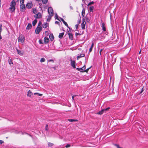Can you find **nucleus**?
<instances>
[{"mask_svg": "<svg viewBox=\"0 0 148 148\" xmlns=\"http://www.w3.org/2000/svg\"><path fill=\"white\" fill-rule=\"evenodd\" d=\"M36 1H38V2H40L41 1H42V2L43 4H46V3L48 1V0H35Z\"/></svg>", "mask_w": 148, "mask_h": 148, "instance_id": "2eb2a0df", "label": "nucleus"}, {"mask_svg": "<svg viewBox=\"0 0 148 148\" xmlns=\"http://www.w3.org/2000/svg\"><path fill=\"white\" fill-rule=\"evenodd\" d=\"M48 62H53V61L52 60H49L48 61Z\"/></svg>", "mask_w": 148, "mask_h": 148, "instance_id": "09e8293b", "label": "nucleus"}, {"mask_svg": "<svg viewBox=\"0 0 148 148\" xmlns=\"http://www.w3.org/2000/svg\"><path fill=\"white\" fill-rule=\"evenodd\" d=\"M42 29V27L41 26H38L35 30L36 33L37 34H38Z\"/></svg>", "mask_w": 148, "mask_h": 148, "instance_id": "20e7f679", "label": "nucleus"}, {"mask_svg": "<svg viewBox=\"0 0 148 148\" xmlns=\"http://www.w3.org/2000/svg\"><path fill=\"white\" fill-rule=\"evenodd\" d=\"M76 69L78 70L79 71H80L81 72V71H81V70L80 69V68H77Z\"/></svg>", "mask_w": 148, "mask_h": 148, "instance_id": "49530a36", "label": "nucleus"}, {"mask_svg": "<svg viewBox=\"0 0 148 148\" xmlns=\"http://www.w3.org/2000/svg\"><path fill=\"white\" fill-rule=\"evenodd\" d=\"M66 148H68V147H70V145L69 144H67V145L66 146Z\"/></svg>", "mask_w": 148, "mask_h": 148, "instance_id": "a19ab883", "label": "nucleus"}, {"mask_svg": "<svg viewBox=\"0 0 148 148\" xmlns=\"http://www.w3.org/2000/svg\"><path fill=\"white\" fill-rule=\"evenodd\" d=\"M16 133H19V134H26V133H23L21 132H16Z\"/></svg>", "mask_w": 148, "mask_h": 148, "instance_id": "e433bc0d", "label": "nucleus"}, {"mask_svg": "<svg viewBox=\"0 0 148 148\" xmlns=\"http://www.w3.org/2000/svg\"><path fill=\"white\" fill-rule=\"evenodd\" d=\"M90 17H88V16H86L85 18V19L86 21L88 22L90 21Z\"/></svg>", "mask_w": 148, "mask_h": 148, "instance_id": "a211bd4d", "label": "nucleus"}, {"mask_svg": "<svg viewBox=\"0 0 148 148\" xmlns=\"http://www.w3.org/2000/svg\"><path fill=\"white\" fill-rule=\"evenodd\" d=\"M89 10L90 12H93V6H90L89 7Z\"/></svg>", "mask_w": 148, "mask_h": 148, "instance_id": "cd10ccee", "label": "nucleus"}, {"mask_svg": "<svg viewBox=\"0 0 148 148\" xmlns=\"http://www.w3.org/2000/svg\"><path fill=\"white\" fill-rule=\"evenodd\" d=\"M68 35H69V38L72 40V39H73V35L72 34H71V33H69L68 34Z\"/></svg>", "mask_w": 148, "mask_h": 148, "instance_id": "b1692460", "label": "nucleus"}, {"mask_svg": "<svg viewBox=\"0 0 148 148\" xmlns=\"http://www.w3.org/2000/svg\"><path fill=\"white\" fill-rule=\"evenodd\" d=\"M45 61V59L44 58H42L40 60V62H42Z\"/></svg>", "mask_w": 148, "mask_h": 148, "instance_id": "7c9ffc66", "label": "nucleus"}, {"mask_svg": "<svg viewBox=\"0 0 148 148\" xmlns=\"http://www.w3.org/2000/svg\"><path fill=\"white\" fill-rule=\"evenodd\" d=\"M1 0H0V8H1Z\"/></svg>", "mask_w": 148, "mask_h": 148, "instance_id": "864d4df0", "label": "nucleus"}, {"mask_svg": "<svg viewBox=\"0 0 148 148\" xmlns=\"http://www.w3.org/2000/svg\"><path fill=\"white\" fill-rule=\"evenodd\" d=\"M101 26L103 31H106V27L105 26V24L104 23H102Z\"/></svg>", "mask_w": 148, "mask_h": 148, "instance_id": "6ab92c4d", "label": "nucleus"}, {"mask_svg": "<svg viewBox=\"0 0 148 148\" xmlns=\"http://www.w3.org/2000/svg\"><path fill=\"white\" fill-rule=\"evenodd\" d=\"M143 91V90H142L141 92H140V93H141Z\"/></svg>", "mask_w": 148, "mask_h": 148, "instance_id": "4d7b16f0", "label": "nucleus"}, {"mask_svg": "<svg viewBox=\"0 0 148 148\" xmlns=\"http://www.w3.org/2000/svg\"><path fill=\"white\" fill-rule=\"evenodd\" d=\"M55 24H58V25H59V23H60L59 22H58V21H55Z\"/></svg>", "mask_w": 148, "mask_h": 148, "instance_id": "c03bdc74", "label": "nucleus"}, {"mask_svg": "<svg viewBox=\"0 0 148 148\" xmlns=\"http://www.w3.org/2000/svg\"><path fill=\"white\" fill-rule=\"evenodd\" d=\"M85 10L84 9V8L82 10V15L83 17L84 16L85 14Z\"/></svg>", "mask_w": 148, "mask_h": 148, "instance_id": "5701e85b", "label": "nucleus"}, {"mask_svg": "<svg viewBox=\"0 0 148 148\" xmlns=\"http://www.w3.org/2000/svg\"><path fill=\"white\" fill-rule=\"evenodd\" d=\"M41 24H42L41 22V21H39L38 23V26H40L41 25Z\"/></svg>", "mask_w": 148, "mask_h": 148, "instance_id": "4c0bfd02", "label": "nucleus"}, {"mask_svg": "<svg viewBox=\"0 0 148 148\" xmlns=\"http://www.w3.org/2000/svg\"><path fill=\"white\" fill-rule=\"evenodd\" d=\"M2 37L1 36V35H0V39H2Z\"/></svg>", "mask_w": 148, "mask_h": 148, "instance_id": "5fc2aeb1", "label": "nucleus"}, {"mask_svg": "<svg viewBox=\"0 0 148 148\" xmlns=\"http://www.w3.org/2000/svg\"><path fill=\"white\" fill-rule=\"evenodd\" d=\"M45 130H48V126L47 125L46 126V127H45Z\"/></svg>", "mask_w": 148, "mask_h": 148, "instance_id": "ea45409f", "label": "nucleus"}, {"mask_svg": "<svg viewBox=\"0 0 148 148\" xmlns=\"http://www.w3.org/2000/svg\"><path fill=\"white\" fill-rule=\"evenodd\" d=\"M55 18L56 19H57L58 20H59L60 21V20L58 18V16L57 14H55Z\"/></svg>", "mask_w": 148, "mask_h": 148, "instance_id": "f704fd0d", "label": "nucleus"}, {"mask_svg": "<svg viewBox=\"0 0 148 148\" xmlns=\"http://www.w3.org/2000/svg\"><path fill=\"white\" fill-rule=\"evenodd\" d=\"M60 21H62L63 23L68 28H69V27L67 23L64 20V19L62 18H60Z\"/></svg>", "mask_w": 148, "mask_h": 148, "instance_id": "ddd939ff", "label": "nucleus"}, {"mask_svg": "<svg viewBox=\"0 0 148 148\" xmlns=\"http://www.w3.org/2000/svg\"><path fill=\"white\" fill-rule=\"evenodd\" d=\"M34 95H38L39 96H42V94H40V93H37V92L34 93Z\"/></svg>", "mask_w": 148, "mask_h": 148, "instance_id": "c85d7f7f", "label": "nucleus"}, {"mask_svg": "<svg viewBox=\"0 0 148 148\" xmlns=\"http://www.w3.org/2000/svg\"><path fill=\"white\" fill-rule=\"evenodd\" d=\"M16 3L14 0H13L11 1L10 4V7L9 8L11 12H13L16 9Z\"/></svg>", "mask_w": 148, "mask_h": 148, "instance_id": "f257e3e1", "label": "nucleus"}, {"mask_svg": "<svg viewBox=\"0 0 148 148\" xmlns=\"http://www.w3.org/2000/svg\"><path fill=\"white\" fill-rule=\"evenodd\" d=\"M48 25V24L47 23H44L42 25V27L44 28H46Z\"/></svg>", "mask_w": 148, "mask_h": 148, "instance_id": "f3484780", "label": "nucleus"}, {"mask_svg": "<svg viewBox=\"0 0 148 148\" xmlns=\"http://www.w3.org/2000/svg\"><path fill=\"white\" fill-rule=\"evenodd\" d=\"M32 27V25L31 24H28L26 27V29H29Z\"/></svg>", "mask_w": 148, "mask_h": 148, "instance_id": "aec40b11", "label": "nucleus"}, {"mask_svg": "<svg viewBox=\"0 0 148 148\" xmlns=\"http://www.w3.org/2000/svg\"><path fill=\"white\" fill-rule=\"evenodd\" d=\"M51 16H50V15H49V16H48V18H47V21H50L51 19Z\"/></svg>", "mask_w": 148, "mask_h": 148, "instance_id": "72a5a7b5", "label": "nucleus"}, {"mask_svg": "<svg viewBox=\"0 0 148 148\" xmlns=\"http://www.w3.org/2000/svg\"><path fill=\"white\" fill-rule=\"evenodd\" d=\"M37 21L36 19H35L32 22V25L33 26H34L36 23Z\"/></svg>", "mask_w": 148, "mask_h": 148, "instance_id": "4be33fe9", "label": "nucleus"}, {"mask_svg": "<svg viewBox=\"0 0 148 148\" xmlns=\"http://www.w3.org/2000/svg\"><path fill=\"white\" fill-rule=\"evenodd\" d=\"M8 62L10 64H13L12 61L11 59L9 60Z\"/></svg>", "mask_w": 148, "mask_h": 148, "instance_id": "473e14b6", "label": "nucleus"}, {"mask_svg": "<svg viewBox=\"0 0 148 148\" xmlns=\"http://www.w3.org/2000/svg\"><path fill=\"white\" fill-rule=\"evenodd\" d=\"M25 40V37L23 35H21L19 36L18 38V41L22 43H23Z\"/></svg>", "mask_w": 148, "mask_h": 148, "instance_id": "f03ea898", "label": "nucleus"}, {"mask_svg": "<svg viewBox=\"0 0 148 148\" xmlns=\"http://www.w3.org/2000/svg\"><path fill=\"white\" fill-rule=\"evenodd\" d=\"M92 48L90 47L89 49V52H91L92 50Z\"/></svg>", "mask_w": 148, "mask_h": 148, "instance_id": "79ce46f5", "label": "nucleus"}, {"mask_svg": "<svg viewBox=\"0 0 148 148\" xmlns=\"http://www.w3.org/2000/svg\"><path fill=\"white\" fill-rule=\"evenodd\" d=\"M93 46H94V43L93 42H92V44L91 47L93 48Z\"/></svg>", "mask_w": 148, "mask_h": 148, "instance_id": "8fccbe9b", "label": "nucleus"}, {"mask_svg": "<svg viewBox=\"0 0 148 148\" xmlns=\"http://www.w3.org/2000/svg\"><path fill=\"white\" fill-rule=\"evenodd\" d=\"M49 38L51 41H53L54 39V37L52 34H50L49 35Z\"/></svg>", "mask_w": 148, "mask_h": 148, "instance_id": "dca6fc26", "label": "nucleus"}, {"mask_svg": "<svg viewBox=\"0 0 148 148\" xmlns=\"http://www.w3.org/2000/svg\"><path fill=\"white\" fill-rule=\"evenodd\" d=\"M40 8H41V9H42V8H41V7H40Z\"/></svg>", "mask_w": 148, "mask_h": 148, "instance_id": "13d9d810", "label": "nucleus"}, {"mask_svg": "<svg viewBox=\"0 0 148 148\" xmlns=\"http://www.w3.org/2000/svg\"><path fill=\"white\" fill-rule=\"evenodd\" d=\"M86 23V22L84 20H83L82 23L81 24L82 28L83 29H85Z\"/></svg>", "mask_w": 148, "mask_h": 148, "instance_id": "f8f14e48", "label": "nucleus"}, {"mask_svg": "<svg viewBox=\"0 0 148 148\" xmlns=\"http://www.w3.org/2000/svg\"><path fill=\"white\" fill-rule=\"evenodd\" d=\"M24 0H20V3L21 4H24Z\"/></svg>", "mask_w": 148, "mask_h": 148, "instance_id": "2f4dec72", "label": "nucleus"}, {"mask_svg": "<svg viewBox=\"0 0 148 148\" xmlns=\"http://www.w3.org/2000/svg\"><path fill=\"white\" fill-rule=\"evenodd\" d=\"M102 50H103V49H101L100 50V51H99V53H100V55H101V52L102 51Z\"/></svg>", "mask_w": 148, "mask_h": 148, "instance_id": "a18cd8bd", "label": "nucleus"}, {"mask_svg": "<svg viewBox=\"0 0 148 148\" xmlns=\"http://www.w3.org/2000/svg\"><path fill=\"white\" fill-rule=\"evenodd\" d=\"M75 95H73V96H72V98L73 100L74 99V97H75Z\"/></svg>", "mask_w": 148, "mask_h": 148, "instance_id": "603ef678", "label": "nucleus"}, {"mask_svg": "<svg viewBox=\"0 0 148 148\" xmlns=\"http://www.w3.org/2000/svg\"><path fill=\"white\" fill-rule=\"evenodd\" d=\"M3 141L2 140H0V143L1 144L3 143Z\"/></svg>", "mask_w": 148, "mask_h": 148, "instance_id": "3c124183", "label": "nucleus"}, {"mask_svg": "<svg viewBox=\"0 0 148 148\" xmlns=\"http://www.w3.org/2000/svg\"><path fill=\"white\" fill-rule=\"evenodd\" d=\"M89 68L87 69L86 70V67L84 65L83 67H82V68H80V69L81 70V71H81V72H87L88 71Z\"/></svg>", "mask_w": 148, "mask_h": 148, "instance_id": "1a4fd4ad", "label": "nucleus"}, {"mask_svg": "<svg viewBox=\"0 0 148 148\" xmlns=\"http://www.w3.org/2000/svg\"><path fill=\"white\" fill-rule=\"evenodd\" d=\"M39 42L40 44H42L43 43L42 42V40H40L39 41Z\"/></svg>", "mask_w": 148, "mask_h": 148, "instance_id": "37998d69", "label": "nucleus"}, {"mask_svg": "<svg viewBox=\"0 0 148 148\" xmlns=\"http://www.w3.org/2000/svg\"><path fill=\"white\" fill-rule=\"evenodd\" d=\"M71 65L74 69L76 68L75 62L74 60H71Z\"/></svg>", "mask_w": 148, "mask_h": 148, "instance_id": "9d476101", "label": "nucleus"}, {"mask_svg": "<svg viewBox=\"0 0 148 148\" xmlns=\"http://www.w3.org/2000/svg\"><path fill=\"white\" fill-rule=\"evenodd\" d=\"M53 144L51 143H49L48 145L49 146H51L53 145Z\"/></svg>", "mask_w": 148, "mask_h": 148, "instance_id": "58836bf2", "label": "nucleus"}, {"mask_svg": "<svg viewBox=\"0 0 148 148\" xmlns=\"http://www.w3.org/2000/svg\"><path fill=\"white\" fill-rule=\"evenodd\" d=\"M64 33H60L59 35V37L60 38H61L63 37V35L64 34Z\"/></svg>", "mask_w": 148, "mask_h": 148, "instance_id": "412c9836", "label": "nucleus"}, {"mask_svg": "<svg viewBox=\"0 0 148 148\" xmlns=\"http://www.w3.org/2000/svg\"><path fill=\"white\" fill-rule=\"evenodd\" d=\"M68 121L70 122H72L73 121H78V120L77 119H69Z\"/></svg>", "mask_w": 148, "mask_h": 148, "instance_id": "a878e982", "label": "nucleus"}, {"mask_svg": "<svg viewBox=\"0 0 148 148\" xmlns=\"http://www.w3.org/2000/svg\"><path fill=\"white\" fill-rule=\"evenodd\" d=\"M33 94L30 90H29L27 92V96L30 97H32Z\"/></svg>", "mask_w": 148, "mask_h": 148, "instance_id": "9b49d317", "label": "nucleus"}, {"mask_svg": "<svg viewBox=\"0 0 148 148\" xmlns=\"http://www.w3.org/2000/svg\"><path fill=\"white\" fill-rule=\"evenodd\" d=\"M33 12L34 14H36L37 12V10L36 8L33 9Z\"/></svg>", "mask_w": 148, "mask_h": 148, "instance_id": "bb28decb", "label": "nucleus"}, {"mask_svg": "<svg viewBox=\"0 0 148 148\" xmlns=\"http://www.w3.org/2000/svg\"><path fill=\"white\" fill-rule=\"evenodd\" d=\"M34 16L36 18H40L42 17V15L40 12H38Z\"/></svg>", "mask_w": 148, "mask_h": 148, "instance_id": "423d86ee", "label": "nucleus"}, {"mask_svg": "<svg viewBox=\"0 0 148 148\" xmlns=\"http://www.w3.org/2000/svg\"><path fill=\"white\" fill-rule=\"evenodd\" d=\"M16 50L18 54L20 55H22L23 54V53L20 50H18L17 49H16Z\"/></svg>", "mask_w": 148, "mask_h": 148, "instance_id": "393cba45", "label": "nucleus"}, {"mask_svg": "<svg viewBox=\"0 0 148 148\" xmlns=\"http://www.w3.org/2000/svg\"><path fill=\"white\" fill-rule=\"evenodd\" d=\"M2 25H0V35H1V33L2 31Z\"/></svg>", "mask_w": 148, "mask_h": 148, "instance_id": "c9c22d12", "label": "nucleus"}, {"mask_svg": "<svg viewBox=\"0 0 148 148\" xmlns=\"http://www.w3.org/2000/svg\"><path fill=\"white\" fill-rule=\"evenodd\" d=\"M49 41V38L47 37H45L44 38V42L45 44H46L48 43Z\"/></svg>", "mask_w": 148, "mask_h": 148, "instance_id": "4468645a", "label": "nucleus"}, {"mask_svg": "<svg viewBox=\"0 0 148 148\" xmlns=\"http://www.w3.org/2000/svg\"><path fill=\"white\" fill-rule=\"evenodd\" d=\"M25 7L24 4H20V10L23 12L25 10Z\"/></svg>", "mask_w": 148, "mask_h": 148, "instance_id": "6e6552de", "label": "nucleus"}, {"mask_svg": "<svg viewBox=\"0 0 148 148\" xmlns=\"http://www.w3.org/2000/svg\"><path fill=\"white\" fill-rule=\"evenodd\" d=\"M33 6V4L32 2L28 3L26 5V7L28 9L31 8Z\"/></svg>", "mask_w": 148, "mask_h": 148, "instance_id": "0eeeda50", "label": "nucleus"}, {"mask_svg": "<svg viewBox=\"0 0 148 148\" xmlns=\"http://www.w3.org/2000/svg\"><path fill=\"white\" fill-rule=\"evenodd\" d=\"M141 53V51H140L139 53V54H140V53Z\"/></svg>", "mask_w": 148, "mask_h": 148, "instance_id": "6e6d98bb", "label": "nucleus"}, {"mask_svg": "<svg viewBox=\"0 0 148 148\" xmlns=\"http://www.w3.org/2000/svg\"><path fill=\"white\" fill-rule=\"evenodd\" d=\"M75 27L77 29L78 27V24H76L75 25Z\"/></svg>", "mask_w": 148, "mask_h": 148, "instance_id": "de8ad7c7", "label": "nucleus"}, {"mask_svg": "<svg viewBox=\"0 0 148 148\" xmlns=\"http://www.w3.org/2000/svg\"><path fill=\"white\" fill-rule=\"evenodd\" d=\"M85 55L84 54H81L79 56H78V58H80L81 57H84V56Z\"/></svg>", "mask_w": 148, "mask_h": 148, "instance_id": "c756f323", "label": "nucleus"}, {"mask_svg": "<svg viewBox=\"0 0 148 148\" xmlns=\"http://www.w3.org/2000/svg\"><path fill=\"white\" fill-rule=\"evenodd\" d=\"M48 12L49 15L51 16H52L53 15V10L51 7H49L48 8Z\"/></svg>", "mask_w": 148, "mask_h": 148, "instance_id": "7ed1b4c3", "label": "nucleus"}, {"mask_svg": "<svg viewBox=\"0 0 148 148\" xmlns=\"http://www.w3.org/2000/svg\"><path fill=\"white\" fill-rule=\"evenodd\" d=\"M109 109H110V108L108 107L106 109H102L101 111H99L97 113V114H100V115L102 114L105 112H106V111L108 110Z\"/></svg>", "mask_w": 148, "mask_h": 148, "instance_id": "39448f33", "label": "nucleus"}]
</instances>
